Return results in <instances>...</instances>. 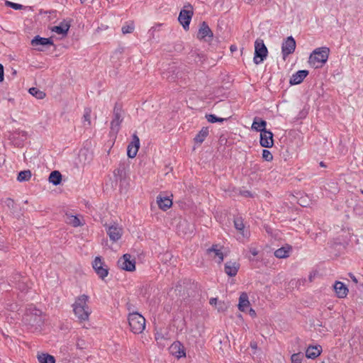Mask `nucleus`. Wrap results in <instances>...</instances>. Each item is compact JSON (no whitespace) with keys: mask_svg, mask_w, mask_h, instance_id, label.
I'll use <instances>...</instances> for the list:
<instances>
[{"mask_svg":"<svg viewBox=\"0 0 363 363\" xmlns=\"http://www.w3.org/2000/svg\"><path fill=\"white\" fill-rule=\"evenodd\" d=\"M89 296L82 294L76 298L74 303L72 304L73 311L75 316L79 322H84L89 320V317L91 313L88 306Z\"/></svg>","mask_w":363,"mask_h":363,"instance_id":"1","label":"nucleus"},{"mask_svg":"<svg viewBox=\"0 0 363 363\" xmlns=\"http://www.w3.org/2000/svg\"><path fill=\"white\" fill-rule=\"evenodd\" d=\"M330 50L327 47H321L315 49L310 55L308 62L314 68L321 67L325 64L329 56Z\"/></svg>","mask_w":363,"mask_h":363,"instance_id":"2","label":"nucleus"},{"mask_svg":"<svg viewBox=\"0 0 363 363\" xmlns=\"http://www.w3.org/2000/svg\"><path fill=\"white\" fill-rule=\"evenodd\" d=\"M128 320L130 330L135 334L142 333L145 328V319L138 312L129 313Z\"/></svg>","mask_w":363,"mask_h":363,"instance_id":"3","label":"nucleus"},{"mask_svg":"<svg viewBox=\"0 0 363 363\" xmlns=\"http://www.w3.org/2000/svg\"><path fill=\"white\" fill-rule=\"evenodd\" d=\"M268 50L264 45V40L257 38L255 42V55L253 61L256 65L262 63L267 57Z\"/></svg>","mask_w":363,"mask_h":363,"instance_id":"4","label":"nucleus"},{"mask_svg":"<svg viewBox=\"0 0 363 363\" xmlns=\"http://www.w3.org/2000/svg\"><path fill=\"white\" fill-rule=\"evenodd\" d=\"M193 15V7L190 4L185 5L184 8L180 11L178 20L184 30L189 29Z\"/></svg>","mask_w":363,"mask_h":363,"instance_id":"5","label":"nucleus"},{"mask_svg":"<svg viewBox=\"0 0 363 363\" xmlns=\"http://www.w3.org/2000/svg\"><path fill=\"white\" fill-rule=\"evenodd\" d=\"M118 267L127 272H133L135 270V260L132 258L130 254H125L120 257L117 262Z\"/></svg>","mask_w":363,"mask_h":363,"instance_id":"6","label":"nucleus"},{"mask_svg":"<svg viewBox=\"0 0 363 363\" xmlns=\"http://www.w3.org/2000/svg\"><path fill=\"white\" fill-rule=\"evenodd\" d=\"M122 109L116 105L113 108V118L111 122V131L117 134L120 130L121 124L123 120L122 117Z\"/></svg>","mask_w":363,"mask_h":363,"instance_id":"7","label":"nucleus"},{"mask_svg":"<svg viewBox=\"0 0 363 363\" xmlns=\"http://www.w3.org/2000/svg\"><path fill=\"white\" fill-rule=\"evenodd\" d=\"M92 267L98 277L104 279L108 274V268L106 266L101 257H96L92 262Z\"/></svg>","mask_w":363,"mask_h":363,"instance_id":"8","label":"nucleus"},{"mask_svg":"<svg viewBox=\"0 0 363 363\" xmlns=\"http://www.w3.org/2000/svg\"><path fill=\"white\" fill-rule=\"evenodd\" d=\"M106 231L112 242H117L123 235V229L117 224L105 225Z\"/></svg>","mask_w":363,"mask_h":363,"instance_id":"9","label":"nucleus"},{"mask_svg":"<svg viewBox=\"0 0 363 363\" xmlns=\"http://www.w3.org/2000/svg\"><path fill=\"white\" fill-rule=\"evenodd\" d=\"M296 49V41L292 36L287 37L281 45V53L283 58L285 60L286 57L292 54Z\"/></svg>","mask_w":363,"mask_h":363,"instance_id":"10","label":"nucleus"},{"mask_svg":"<svg viewBox=\"0 0 363 363\" xmlns=\"http://www.w3.org/2000/svg\"><path fill=\"white\" fill-rule=\"evenodd\" d=\"M140 147V139L136 133L132 136V141L128 145L127 155L130 158H134L138 152Z\"/></svg>","mask_w":363,"mask_h":363,"instance_id":"11","label":"nucleus"},{"mask_svg":"<svg viewBox=\"0 0 363 363\" xmlns=\"http://www.w3.org/2000/svg\"><path fill=\"white\" fill-rule=\"evenodd\" d=\"M169 350L170 354L178 359L186 357L185 348L179 341L174 342L170 345Z\"/></svg>","mask_w":363,"mask_h":363,"instance_id":"12","label":"nucleus"},{"mask_svg":"<svg viewBox=\"0 0 363 363\" xmlns=\"http://www.w3.org/2000/svg\"><path fill=\"white\" fill-rule=\"evenodd\" d=\"M213 35V32L208 25L205 21H203L201 23L197 38L200 40L204 39L206 41H210L212 39Z\"/></svg>","mask_w":363,"mask_h":363,"instance_id":"13","label":"nucleus"},{"mask_svg":"<svg viewBox=\"0 0 363 363\" xmlns=\"http://www.w3.org/2000/svg\"><path fill=\"white\" fill-rule=\"evenodd\" d=\"M273 133L272 131L265 130L260 133L259 143L263 147H272L274 145Z\"/></svg>","mask_w":363,"mask_h":363,"instance_id":"14","label":"nucleus"},{"mask_svg":"<svg viewBox=\"0 0 363 363\" xmlns=\"http://www.w3.org/2000/svg\"><path fill=\"white\" fill-rule=\"evenodd\" d=\"M70 28V23L68 21L63 20L58 26L51 28V31L62 36H66Z\"/></svg>","mask_w":363,"mask_h":363,"instance_id":"15","label":"nucleus"},{"mask_svg":"<svg viewBox=\"0 0 363 363\" xmlns=\"http://www.w3.org/2000/svg\"><path fill=\"white\" fill-rule=\"evenodd\" d=\"M240 263L235 261H228L225 264L224 271L229 277H235L240 269Z\"/></svg>","mask_w":363,"mask_h":363,"instance_id":"16","label":"nucleus"},{"mask_svg":"<svg viewBox=\"0 0 363 363\" xmlns=\"http://www.w3.org/2000/svg\"><path fill=\"white\" fill-rule=\"evenodd\" d=\"M308 70H298L292 74L289 79V84L291 85L299 84L303 81V79L308 76Z\"/></svg>","mask_w":363,"mask_h":363,"instance_id":"17","label":"nucleus"},{"mask_svg":"<svg viewBox=\"0 0 363 363\" xmlns=\"http://www.w3.org/2000/svg\"><path fill=\"white\" fill-rule=\"evenodd\" d=\"M235 228L241 234L242 238H249L250 232L245 228L243 219L242 217H235L233 220Z\"/></svg>","mask_w":363,"mask_h":363,"instance_id":"18","label":"nucleus"},{"mask_svg":"<svg viewBox=\"0 0 363 363\" xmlns=\"http://www.w3.org/2000/svg\"><path fill=\"white\" fill-rule=\"evenodd\" d=\"M333 287L338 298H343L347 296L348 289L342 282L336 281Z\"/></svg>","mask_w":363,"mask_h":363,"instance_id":"19","label":"nucleus"},{"mask_svg":"<svg viewBox=\"0 0 363 363\" xmlns=\"http://www.w3.org/2000/svg\"><path fill=\"white\" fill-rule=\"evenodd\" d=\"M322 352V347L320 345L312 346L310 345L306 350V357L308 359H314L318 357Z\"/></svg>","mask_w":363,"mask_h":363,"instance_id":"20","label":"nucleus"},{"mask_svg":"<svg viewBox=\"0 0 363 363\" xmlns=\"http://www.w3.org/2000/svg\"><path fill=\"white\" fill-rule=\"evenodd\" d=\"M266 126H267L266 121L263 120L261 118L255 117L253 120V123L252 124L251 128L253 130L261 133L262 131L267 130Z\"/></svg>","mask_w":363,"mask_h":363,"instance_id":"21","label":"nucleus"},{"mask_svg":"<svg viewBox=\"0 0 363 363\" xmlns=\"http://www.w3.org/2000/svg\"><path fill=\"white\" fill-rule=\"evenodd\" d=\"M31 45L34 47L38 45L46 46L52 45L53 41L51 38H43L39 35H36L31 40Z\"/></svg>","mask_w":363,"mask_h":363,"instance_id":"22","label":"nucleus"},{"mask_svg":"<svg viewBox=\"0 0 363 363\" xmlns=\"http://www.w3.org/2000/svg\"><path fill=\"white\" fill-rule=\"evenodd\" d=\"M206 253L208 255L213 253V258L218 257V262L219 264L223 261L224 256L220 248L218 247V245H213L211 247L207 249Z\"/></svg>","mask_w":363,"mask_h":363,"instance_id":"23","label":"nucleus"},{"mask_svg":"<svg viewBox=\"0 0 363 363\" xmlns=\"http://www.w3.org/2000/svg\"><path fill=\"white\" fill-rule=\"evenodd\" d=\"M250 306L248 295L245 292H242L239 297L238 309L240 311H245Z\"/></svg>","mask_w":363,"mask_h":363,"instance_id":"24","label":"nucleus"},{"mask_svg":"<svg viewBox=\"0 0 363 363\" xmlns=\"http://www.w3.org/2000/svg\"><path fill=\"white\" fill-rule=\"evenodd\" d=\"M157 202L160 208L163 211H167L172 205V201L168 197H162L161 196L157 197Z\"/></svg>","mask_w":363,"mask_h":363,"instance_id":"25","label":"nucleus"},{"mask_svg":"<svg viewBox=\"0 0 363 363\" xmlns=\"http://www.w3.org/2000/svg\"><path fill=\"white\" fill-rule=\"evenodd\" d=\"M291 249L292 247L290 245H286L285 246L277 249L274 252V256L277 258H286L289 256V252Z\"/></svg>","mask_w":363,"mask_h":363,"instance_id":"26","label":"nucleus"},{"mask_svg":"<svg viewBox=\"0 0 363 363\" xmlns=\"http://www.w3.org/2000/svg\"><path fill=\"white\" fill-rule=\"evenodd\" d=\"M49 182L55 186L59 185L62 181V174L59 171H52L49 176Z\"/></svg>","mask_w":363,"mask_h":363,"instance_id":"27","label":"nucleus"},{"mask_svg":"<svg viewBox=\"0 0 363 363\" xmlns=\"http://www.w3.org/2000/svg\"><path fill=\"white\" fill-rule=\"evenodd\" d=\"M208 128L203 127L201 130L196 134L194 138V141L197 143H202L208 135Z\"/></svg>","mask_w":363,"mask_h":363,"instance_id":"28","label":"nucleus"},{"mask_svg":"<svg viewBox=\"0 0 363 363\" xmlns=\"http://www.w3.org/2000/svg\"><path fill=\"white\" fill-rule=\"evenodd\" d=\"M38 360L39 363H55V357L48 353L38 354Z\"/></svg>","mask_w":363,"mask_h":363,"instance_id":"29","label":"nucleus"},{"mask_svg":"<svg viewBox=\"0 0 363 363\" xmlns=\"http://www.w3.org/2000/svg\"><path fill=\"white\" fill-rule=\"evenodd\" d=\"M31 172L30 170H23L18 173L17 180L19 182L28 181L31 177Z\"/></svg>","mask_w":363,"mask_h":363,"instance_id":"30","label":"nucleus"},{"mask_svg":"<svg viewBox=\"0 0 363 363\" xmlns=\"http://www.w3.org/2000/svg\"><path fill=\"white\" fill-rule=\"evenodd\" d=\"M29 93L38 99H43L45 97V93L35 87L30 88Z\"/></svg>","mask_w":363,"mask_h":363,"instance_id":"31","label":"nucleus"},{"mask_svg":"<svg viewBox=\"0 0 363 363\" xmlns=\"http://www.w3.org/2000/svg\"><path fill=\"white\" fill-rule=\"evenodd\" d=\"M304 355L302 352L294 353L291 357V363H302Z\"/></svg>","mask_w":363,"mask_h":363,"instance_id":"32","label":"nucleus"},{"mask_svg":"<svg viewBox=\"0 0 363 363\" xmlns=\"http://www.w3.org/2000/svg\"><path fill=\"white\" fill-rule=\"evenodd\" d=\"M206 118L207 121L211 123H214L216 122H223L226 120L225 118H219L214 114H207L206 116Z\"/></svg>","mask_w":363,"mask_h":363,"instance_id":"33","label":"nucleus"},{"mask_svg":"<svg viewBox=\"0 0 363 363\" xmlns=\"http://www.w3.org/2000/svg\"><path fill=\"white\" fill-rule=\"evenodd\" d=\"M84 123H87V125H91V109L87 108L84 109V113L83 116ZM86 125V123H84Z\"/></svg>","mask_w":363,"mask_h":363,"instance_id":"34","label":"nucleus"},{"mask_svg":"<svg viewBox=\"0 0 363 363\" xmlns=\"http://www.w3.org/2000/svg\"><path fill=\"white\" fill-rule=\"evenodd\" d=\"M134 28L135 26L133 23H130L129 24L124 25L121 28V31L123 34L131 33L133 32Z\"/></svg>","mask_w":363,"mask_h":363,"instance_id":"35","label":"nucleus"},{"mask_svg":"<svg viewBox=\"0 0 363 363\" xmlns=\"http://www.w3.org/2000/svg\"><path fill=\"white\" fill-rule=\"evenodd\" d=\"M263 160L267 162H271L273 160V155L272 152L268 150H263L262 154Z\"/></svg>","mask_w":363,"mask_h":363,"instance_id":"36","label":"nucleus"},{"mask_svg":"<svg viewBox=\"0 0 363 363\" xmlns=\"http://www.w3.org/2000/svg\"><path fill=\"white\" fill-rule=\"evenodd\" d=\"M69 222L74 227H78V226H80L82 225V223H81L79 218L77 216H72L69 218Z\"/></svg>","mask_w":363,"mask_h":363,"instance_id":"37","label":"nucleus"},{"mask_svg":"<svg viewBox=\"0 0 363 363\" xmlns=\"http://www.w3.org/2000/svg\"><path fill=\"white\" fill-rule=\"evenodd\" d=\"M4 203L10 209L16 208V203L11 198H6L4 201Z\"/></svg>","mask_w":363,"mask_h":363,"instance_id":"38","label":"nucleus"},{"mask_svg":"<svg viewBox=\"0 0 363 363\" xmlns=\"http://www.w3.org/2000/svg\"><path fill=\"white\" fill-rule=\"evenodd\" d=\"M6 4L15 10L21 9L23 8V5H21V4L8 1L6 2Z\"/></svg>","mask_w":363,"mask_h":363,"instance_id":"39","label":"nucleus"},{"mask_svg":"<svg viewBox=\"0 0 363 363\" xmlns=\"http://www.w3.org/2000/svg\"><path fill=\"white\" fill-rule=\"evenodd\" d=\"M4 79V66L0 64V82H2Z\"/></svg>","mask_w":363,"mask_h":363,"instance_id":"40","label":"nucleus"},{"mask_svg":"<svg viewBox=\"0 0 363 363\" xmlns=\"http://www.w3.org/2000/svg\"><path fill=\"white\" fill-rule=\"evenodd\" d=\"M126 308L129 311V313L135 312L133 310L134 309L133 305L129 302H128L126 303Z\"/></svg>","mask_w":363,"mask_h":363,"instance_id":"41","label":"nucleus"},{"mask_svg":"<svg viewBox=\"0 0 363 363\" xmlns=\"http://www.w3.org/2000/svg\"><path fill=\"white\" fill-rule=\"evenodd\" d=\"M84 342L83 340H79L77 342V347L78 349L82 350L84 348Z\"/></svg>","mask_w":363,"mask_h":363,"instance_id":"42","label":"nucleus"},{"mask_svg":"<svg viewBox=\"0 0 363 363\" xmlns=\"http://www.w3.org/2000/svg\"><path fill=\"white\" fill-rule=\"evenodd\" d=\"M218 305V311L219 312L224 311L225 310V306L223 302H220Z\"/></svg>","mask_w":363,"mask_h":363,"instance_id":"43","label":"nucleus"},{"mask_svg":"<svg viewBox=\"0 0 363 363\" xmlns=\"http://www.w3.org/2000/svg\"><path fill=\"white\" fill-rule=\"evenodd\" d=\"M250 252L253 255L256 256L258 255V250L255 247H250Z\"/></svg>","mask_w":363,"mask_h":363,"instance_id":"44","label":"nucleus"},{"mask_svg":"<svg viewBox=\"0 0 363 363\" xmlns=\"http://www.w3.org/2000/svg\"><path fill=\"white\" fill-rule=\"evenodd\" d=\"M217 302H218V299L217 298H210L209 300V303L211 305V306H216L217 304Z\"/></svg>","mask_w":363,"mask_h":363,"instance_id":"45","label":"nucleus"},{"mask_svg":"<svg viewBox=\"0 0 363 363\" xmlns=\"http://www.w3.org/2000/svg\"><path fill=\"white\" fill-rule=\"evenodd\" d=\"M241 194L245 197H251L252 196V194L250 191H242L241 192Z\"/></svg>","mask_w":363,"mask_h":363,"instance_id":"46","label":"nucleus"},{"mask_svg":"<svg viewBox=\"0 0 363 363\" xmlns=\"http://www.w3.org/2000/svg\"><path fill=\"white\" fill-rule=\"evenodd\" d=\"M349 277H350V279L352 280L353 282H354L356 284L358 282L356 277L353 274L350 273Z\"/></svg>","mask_w":363,"mask_h":363,"instance_id":"47","label":"nucleus"},{"mask_svg":"<svg viewBox=\"0 0 363 363\" xmlns=\"http://www.w3.org/2000/svg\"><path fill=\"white\" fill-rule=\"evenodd\" d=\"M163 338H164V336H163V335H162V334H160V333H156V334H155V339H156L157 340H160V339H163Z\"/></svg>","mask_w":363,"mask_h":363,"instance_id":"48","label":"nucleus"},{"mask_svg":"<svg viewBox=\"0 0 363 363\" xmlns=\"http://www.w3.org/2000/svg\"><path fill=\"white\" fill-rule=\"evenodd\" d=\"M250 347L252 348V349H257V343L255 342H250Z\"/></svg>","mask_w":363,"mask_h":363,"instance_id":"49","label":"nucleus"},{"mask_svg":"<svg viewBox=\"0 0 363 363\" xmlns=\"http://www.w3.org/2000/svg\"><path fill=\"white\" fill-rule=\"evenodd\" d=\"M230 51H231L232 52H233L236 51V50H237V47H236V45H230Z\"/></svg>","mask_w":363,"mask_h":363,"instance_id":"50","label":"nucleus"},{"mask_svg":"<svg viewBox=\"0 0 363 363\" xmlns=\"http://www.w3.org/2000/svg\"><path fill=\"white\" fill-rule=\"evenodd\" d=\"M253 169H255V171L259 170V169H260L259 164H254V167H253Z\"/></svg>","mask_w":363,"mask_h":363,"instance_id":"51","label":"nucleus"},{"mask_svg":"<svg viewBox=\"0 0 363 363\" xmlns=\"http://www.w3.org/2000/svg\"><path fill=\"white\" fill-rule=\"evenodd\" d=\"M250 314L251 316H255L256 315V313H255V310H253L252 308H250Z\"/></svg>","mask_w":363,"mask_h":363,"instance_id":"52","label":"nucleus"},{"mask_svg":"<svg viewBox=\"0 0 363 363\" xmlns=\"http://www.w3.org/2000/svg\"><path fill=\"white\" fill-rule=\"evenodd\" d=\"M247 1V4H251L252 3L253 1H255V0H246Z\"/></svg>","mask_w":363,"mask_h":363,"instance_id":"53","label":"nucleus"},{"mask_svg":"<svg viewBox=\"0 0 363 363\" xmlns=\"http://www.w3.org/2000/svg\"><path fill=\"white\" fill-rule=\"evenodd\" d=\"M320 165L324 167V164L323 163V162H320Z\"/></svg>","mask_w":363,"mask_h":363,"instance_id":"54","label":"nucleus"},{"mask_svg":"<svg viewBox=\"0 0 363 363\" xmlns=\"http://www.w3.org/2000/svg\"><path fill=\"white\" fill-rule=\"evenodd\" d=\"M84 0H80L81 3L82 4L84 2Z\"/></svg>","mask_w":363,"mask_h":363,"instance_id":"55","label":"nucleus"}]
</instances>
